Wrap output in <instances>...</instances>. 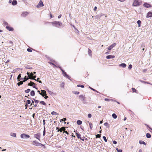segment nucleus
Segmentation results:
<instances>
[{
  "label": "nucleus",
  "instance_id": "obj_22",
  "mask_svg": "<svg viewBox=\"0 0 152 152\" xmlns=\"http://www.w3.org/2000/svg\"><path fill=\"white\" fill-rule=\"evenodd\" d=\"M139 143L140 144H143L144 145H146V143H145L144 141L142 140H140L139 141Z\"/></svg>",
  "mask_w": 152,
  "mask_h": 152
},
{
  "label": "nucleus",
  "instance_id": "obj_39",
  "mask_svg": "<svg viewBox=\"0 0 152 152\" xmlns=\"http://www.w3.org/2000/svg\"><path fill=\"white\" fill-rule=\"evenodd\" d=\"M103 138L105 142H107V140L106 139V137L105 136H103Z\"/></svg>",
  "mask_w": 152,
  "mask_h": 152
},
{
  "label": "nucleus",
  "instance_id": "obj_36",
  "mask_svg": "<svg viewBox=\"0 0 152 152\" xmlns=\"http://www.w3.org/2000/svg\"><path fill=\"white\" fill-rule=\"evenodd\" d=\"M77 87H80L82 88H83L84 87V86L83 85H80V84H78L77 85Z\"/></svg>",
  "mask_w": 152,
  "mask_h": 152
},
{
  "label": "nucleus",
  "instance_id": "obj_63",
  "mask_svg": "<svg viewBox=\"0 0 152 152\" xmlns=\"http://www.w3.org/2000/svg\"><path fill=\"white\" fill-rule=\"evenodd\" d=\"M34 76V75L32 73V72H31V74H30V76H31V77H33Z\"/></svg>",
  "mask_w": 152,
  "mask_h": 152
},
{
  "label": "nucleus",
  "instance_id": "obj_7",
  "mask_svg": "<svg viewBox=\"0 0 152 152\" xmlns=\"http://www.w3.org/2000/svg\"><path fill=\"white\" fill-rule=\"evenodd\" d=\"M44 6L43 4L42 1L40 0L38 4L37 5V7L38 8Z\"/></svg>",
  "mask_w": 152,
  "mask_h": 152
},
{
  "label": "nucleus",
  "instance_id": "obj_44",
  "mask_svg": "<svg viewBox=\"0 0 152 152\" xmlns=\"http://www.w3.org/2000/svg\"><path fill=\"white\" fill-rule=\"evenodd\" d=\"M104 100L105 101H111V100H112L111 99H109L106 98V99H105Z\"/></svg>",
  "mask_w": 152,
  "mask_h": 152
},
{
  "label": "nucleus",
  "instance_id": "obj_46",
  "mask_svg": "<svg viewBox=\"0 0 152 152\" xmlns=\"http://www.w3.org/2000/svg\"><path fill=\"white\" fill-rule=\"evenodd\" d=\"M66 120V118H64L63 119H62L60 121V122L63 121H65Z\"/></svg>",
  "mask_w": 152,
  "mask_h": 152
},
{
  "label": "nucleus",
  "instance_id": "obj_47",
  "mask_svg": "<svg viewBox=\"0 0 152 152\" xmlns=\"http://www.w3.org/2000/svg\"><path fill=\"white\" fill-rule=\"evenodd\" d=\"M104 125L105 126H109V124H108L107 123V122H106V123H104Z\"/></svg>",
  "mask_w": 152,
  "mask_h": 152
},
{
  "label": "nucleus",
  "instance_id": "obj_54",
  "mask_svg": "<svg viewBox=\"0 0 152 152\" xmlns=\"http://www.w3.org/2000/svg\"><path fill=\"white\" fill-rule=\"evenodd\" d=\"M43 97H44V96H45V97H44V98L45 99H47L48 98V96H42Z\"/></svg>",
  "mask_w": 152,
  "mask_h": 152
},
{
  "label": "nucleus",
  "instance_id": "obj_15",
  "mask_svg": "<svg viewBox=\"0 0 152 152\" xmlns=\"http://www.w3.org/2000/svg\"><path fill=\"white\" fill-rule=\"evenodd\" d=\"M115 57V56L113 55H108L106 56V58L107 59H109L110 58H114Z\"/></svg>",
  "mask_w": 152,
  "mask_h": 152
},
{
  "label": "nucleus",
  "instance_id": "obj_59",
  "mask_svg": "<svg viewBox=\"0 0 152 152\" xmlns=\"http://www.w3.org/2000/svg\"><path fill=\"white\" fill-rule=\"evenodd\" d=\"M32 117L34 118H35V113H34L32 115Z\"/></svg>",
  "mask_w": 152,
  "mask_h": 152
},
{
  "label": "nucleus",
  "instance_id": "obj_37",
  "mask_svg": "<svg viewBox=\"0 0 152 152\" xmlns=\"http://www.w3.org/2000/svg\"><path fill=\"white\" fill-rule=\"evenodd\" d=\"M30 91V89H28L27 90L25 91V92L26 93H28Z\"/></svg>",
  "mask_w": 152,
  "mask_h": 152
},
{
  "label": "nucleus",
  "instance_id": "obj_29",
  "mask_svg": "<svg viewBox=\"0 0 152 152\" xmlns=\"http://www.w3.org/2000/svg\"><path fill=\"white\" fill-rule=\"evenodd\" d=\"M25 68L26 69H32V68L30 67V66H29V65H26V66H25Z\"/></svg>",
  "mask_w": 152,
  "mask_h": 152
},
{
  "label": "nucleus",
  "instance_id": "obj_34",
  "mask_svg": "<svg viewBox=\"0 0 152 152\" xmlns=\"http://www.w3.org/2000/svg\"><path fill=\"white\" fill-rule=\"evenodd\" d=\"M40 103L43 105H45L46 104V103L43 101H41L40 102Z\"/></svg>",
  "mask_w": 152,
  "mask_h": 152
},
{
  "label": "nucleus",
  "instance_id": "obj_38",
  "mask_svg": "<svg viewBox=\"0 0 152 152\" xmlns=\"http://www.w3.org/2000/svg\"><path fill=\"white\" fill-rule=\"evenodd\" d=\"M31 101L29 100H28L26 101V103L28 104H29L31 103Z\"/></svg>",
  "mask_w": 152,
  "mask_h": 152
},
{
  "label": "nucleus",
  "instance_id": "obj_58",
  "mask_svg": "<svg viewBox=\"0 0 152 152\" xmlns=\"http://www.w3.org/2000/svg\"><path fill=\"white\" fill-rule=\"evenodd\" d=\"M113 143L114 144H117V142L115 141H113Z\"/></svg>",
  "mask_w": 152,
  "mask_h": 152
},
{
  "label": "nucleus",
  "instance_id": "obj_57",
  "mask_svg": "<svg viewBox=\"0 0 152 152\" xmlns=\"http://www.w3.org/2000/svg\"><path fill=\"white\" fill-rule=\"evenodd\" d=\"M117 152H122V150L121 149H118L117 150Z\"/></svg>",
  "mask_w": 152,
  "mask_h": 152
},
{
  "label": "nucleus",
  "instance_id": "obj_43",
  "mask_svg": "<svg viewBox=\"0 0 152 152\" xmlns=\"http://www.w3.org/2000/svg\"><path fill=\"white\" fill-rule=\"evenodd\" d=\"M47 91H48L50 94L51 95L53 94V93L51 91H50L48 90H47Z\"/></svg>",
  "mask_w": 152,
  "mask_h": 152
},
{
  "label": "nucleus",
  "instance_id": "obj_31",
  "mask_svg": "<svg viewBox=\"0 0 152 152\" xmlns=\"http://www.w3.org/2000/svg\"><path fill=\"white\" fill-rule=\"evenodd\" d=\"M23 81H20L18 83V86H20L23 84Z\"/></svg>",
  "mask_w": 152,
  "mask_h": 152
},
{
  "label": "nucleus",
  "instance_id": "obj_56",
  "mask_svg": "<svg viewBox=\"0 0 152 152\" xmlns=\"http://www.w3.org/2000/svg\"><path fill=\"white\" fill-rule=\"evenodd\" d=\"M33 80H37L35 79V78L36 77V75L33 76Z\"/></svg>",
  "mask_w": 152,
  "mask_h": 152
},
{
  "label": "nucleus",
  "instance_id": "obj_3",
  "mask_svg": "<svg viewBox=\"0 0 152 152\" xmlns=\"http://www.w3.org/2000/svg\"><path fill=\"white\" fill-rule=\"evenodd\" d=\"M141 3L140 0H134L132 5L135 7L139 6L141 4Z\"/></svg>",
  "mask_w": 152,
  "mask_h": 152
},
{
  "label": "nucleus",
  "instance_id": "obj_9",
  "mask_svg": "<svg viewBox=\"0 0 152 152\" xmlns=\"http://www.w3.org/2000/svg\"><path fill=\"white\" fill-rule=\"evenodd\" d=\"M40 134L38 133L34 135V137L38 139V140H40L39 138L40 137Z\"/></svg>",
  "mask_w": 152,
  "mask_h": 152
},
{
  "label": "nucleus",
  "instance_id": "obj_62",
  "mask_svg": "<svg viewBox=\"0 0 152 152\" xmlns=\"http://www.w3.org/2000/svg\"><path fill=\"white\" fill-rule=\"evenodd\" d=\"M96 9H97V7L96 6L95 7H94V10L96 11Z\"/></svg>",
  "mask_w": 152,
  "mask_h": 152
},
{
  "label": "nucleus",
  "instance_id": "obj_32",
  "mask_svg": "<svg viewBox=\"0 0 152 152\" xmlns=\"http://www.w3.org/2000/svg\"><path fill=\"white\" fill-rule=\"evenodd\" d=\"M146 137L147 138H150L151 137V135L149 133H147L146 134Z\"/></svg>",
  "mask_w": 152,
  "mask_h": 152
},
{
  "label": "nucleus",
  "instance_id": "obj_26",
  "mask_svg": "<svg viewBox=\"0 0 152 152\" xmlns=\"http://www.w3.org/2000/svg\"><path fill=\"white\" fill-rule=\"evenodd\" d=\"M63 129H64V127H62L60 128L59 130H58L57 132H59L60 131V132H62L63 131Z\"/></svg>",
  "mask_w": 152,
  "mask_h": 152
},
{
  "label": "nucleus",
  "instance_id": "obj_12",
  "mask_svg": "<svg viewBox=\"0 0 152 152\" xmlns=\"http://www.w3.org/2000/svg\"><path fill=\"white\" fill-rule=\"evenodd\" d=\"M85 97L84 96H79V99L82 101L84 102V101L85 99Z\"/></svg>",
  "mask_w": 152,
  "mask_h": 152
},
{
  "label": "nucleus",
  "instance_id": "obj_16",
  "mask_svg": "<svg viewBox=\"0 0 152 152\" xmlns=\"http://www.w3.org/2000/svg\"><path fill=\"white\" fill-rule=\"evenodd\" d=\"M6 28L9 31H12L13 30V28L11 27L8 26H6Z\"/></svg>",
  "mask_w": 152,
  "mask_h": 152
},
{
  "label": "nucleus",
  "instance_id": "obj_6",
  "mask_svg": "<svg viewBox=\"0 0 152 152\" xmlns=\"http://www.w3.org/2000/svg\"><path fill=\"white\" fill-rule=\"evenodd\" d=\"M41 92L39 91L38 90L37 92H39V93L40 95H47L46 94V91L44 90H41Z\"/></svg>",
  "mask_w": 152,
  "mask_h": 152
},
{
  "label": "nucleus",
  "instance_id": "obj_40",
  "mask_svg": "<svg viewBox=\"0 0 152 152\" xmlns=\"http://www.w3.org/2000/svg\"><path fill=\"white\" fill-rule=\"evenodd\" d=\"M101 134H97L96 135V138H100L101 137Z\"/></svg>",
  "mask_w": 152,
  "mask_h": 152
},
{
  "label": "nucleus",
  "instance_id": "obj_24",
  "mask_svg": "<svg viewBox=\"0 0 152 152\" xmlns=\"http://www.w3.org/2000/svg\"><path fill=\"white\" fill-rule=\"evenodd\" d=\"M132 91L133 92H135L136 93H137L138 91L136 89L134 88H132Z\"/></svg>",
  "mask_w": 152,
  "mask_h": 152
},
{
  "label": "nucleus",
  "instance_id": "obj_11",
  "mask_svg": "<svg viewBox=\"0 0 152 152\" xmlns=\"http://www.w3.org/2000/svg\"><path fill=\"white\" fill-rule=\"evenodd\" d=\"M116 45V44L114 43L112 44L108 48V49L109 50H110L112 49L114 47H115Z\"/></svg>",
  "mask_w": 152,
  "mask_h": 152
},
{
  "label": "nucleus",
  "instance_id": "obj_2",
  "mask_svg": "<svg viewBox=\"0 0 152 152\" xmlns=\"http://www.w3.org/2000/svg\"><path fill=\"white\" fill-rule=\"evenodd\" d=\"M51 23L53 26L57 28H59L60 26L62 25V23L59 21H55L51 22Z\"/></svg>",
  "mask_w": 152,
  "mask_h": 152
},
{
  "label": "nucleus",
  "instance_id": "obj_48",
  "mask_svg": "<svg viewBox=\"0 0 152 152\" xmlns=\"http://www.w3.org/2000/svg\"><path fill=\"white\" fill-rule=\"evenodd\" d=\"M89 126L91 128V129L92 127V124L91 123H90L89 124Z\"/></svg>",
  "mask_w": 152,
  "mask_h": 152
},
{
  "label": "nucleus",
  "instance_id": "obj_35",
  "mask_svg": "<svg viewBox=\"0 0 152 152\" xmlns=\"http://www.w3.org/2000/svg\"><path fill=\"white\" fill-rule=\"evenodd\" d=\"M51 114L52 115H58V114L56 113V112L55 111H53L51 113Z\"/></svg>",
  "mask_w": 152,
  "mask_h": 152
},
{
  "label": "nucleus",
  "instance_id": "obj_49",
  "mask_svg": "<svg viewBox=\"0 0 152 152\" xmlns=\"http://www.w3.org/2000/svg\"><path fill=\"white\" fill-rule=\"evenodd\" d=\"M88 117L89 118H91V117L92 115L91 114L89 113L88 115Z\"/></svg>",
  "mask_w": 152,
  "mask_h": 152
},
{
  "label": "nucleus",
  "instance_id": "obj_27",
  "mask_svg": "<svg viewBox=\"0 0 152 152\" xmlns=\"http://www.w3.org/2000/svg\"><path fill=\"white\" fill-rule=\"evenodd\" d=\"M77 123L78 125H81L82 123V121L80 120H78L77 122Z\"/></svg>",
  "mask_w": 152,
  "mask_h": 152
},
{
  "label": "nucleus",
  "instance_id": "obj_25",
  "mask_svg": "<svg viewBox=\"0 0 152 152\" xmlns=\"http://www.w3.org/2000/svg\"><path fill=\"white\" fill-rule=\"evenodd\" d=\"M137 23L138 24V25L139 27H140V25H141V21L140 20H138V21H137Z\"/></svg>",
  "mask_w": 152,
  "mask_h": 152
},
{
  "label": "nucleus",
  "instance_id": "obj_23",
  "mask_svg": "<svg viewBox=\"0 0 152 152\" xmlns=\"http://www.w3.org/2000/svg\"><path fill=\"white\" fill-rule=\"evenodd\" d=\"M16 134L15 133H14L12 132H11L10 134V135L12 137H16Z\"/></svg>",
  "mask_w": 152,
  "mask_h": 152
},
{
  "label": "nucleus",
  "instance_id": "obj_53",
  "mask_svg": "<svg viewBox=\"0 0 152 152\" xmlns=\"http://www.w3.org/2000/svg\"><path fill=\"white\" fill-rule=\"evenodd\" d=\"M102 16V14L100 15H97L96 17L97 18H99L101 17Z\"/></svg>",
  "mask_w": 152,
  "mask_h": 152
},
{
  "label": "nucleus",
  "instance_id": "obj_4",
  "mask_svg": "<svg viewBox=\"0 0 152 152\" xmlns=\"http://www.w3.org/2000/svg\"><path fill=\"white\" fill-rule=\"evenodd\" d=\"M20 137L22 139H27L29 138L30 136L29 135L24 133L21 134Z\"/></svg>",
  "mask_w": 152,
  "mask_h": 152
},
{
  "label": "nucleus",
  "instance_id": "obj_42",
  "mask_svg": "<svg viewBox=\"0 0 152 152\" xmlns=\"http://www.w3.org/2000/svg\"><path fill=\"white\" fill-rule=\"evenodd\" d=\"M132 65L131 64H130L129 65V67H128V69H132Z\"/></svg>",
  "mask_w": 152,
  "mask_h": 152
},
{
  "label": "nucleus",
  "instance_id": "obj_10",
  "mask_svg": "<svg viewBox=\"0 0 152 152\" xmlns=\"http://www.w3.org/2000/svg\"><path fill=\"white\" fill-rule=\"evenodd\" d=\"M143 6L147 8H149L151 7L152 6L149 4L147 3H145L143 5Z\"/></svg>",
  "mask_w": 152,
  "mask_h": 152
},
{
  "label": "nucleus",
  "instance_id": "obj_28",
  "mask_svg": "<svg viewBox=\"0 0 152 152\" xmlns=\"http://www.w3.org/2000/svg\"><path fill=\"white\" fill-rule=\"evenodd\" d=\"M26 77L27 76H25V77L23 78V82H25L29 79L28 78H26Z\"/></svg>",
  "mask_w": 152,
  "mask_h": 152
},
{
  "label": "nucleus",
  "instance_id": "obj_33",
  "mask_svg": "<svg viewBox=\"0 0 152 152\" xmlns=\"http://www.w3.org/2000/svg\"><path fill=\"white\" fill-rule=\"evenodd\" d=\"M35 92L34 91L32 90L30 92V95H35Z\"/></svg>",
  "mask_w": 152,
  "mask_h": 152
},
{
  "label": "nucleus",
  "instance_id": "obj_20",
  "mask_svg": "<svg viewBox=\"0 0 152 152\" xmlns=\"http://www.w3.org/2000/svg\"><path fill=\"white\" fill-rule=\"evenodd\" d=\"M17 4V2L16 0H13L12 2V4L13 5H15Z\"/></svg>",
  "mask_w": 152,
  "mask_h": 152
},
{
  "label": "nucleus",
  "instance_id": "obj_60",
  "mask_svg": "<svg viewBox=\"0 0 152 152\" xmlns=\"http://www.w3.org/2000/svg\"><path fill=\"white\" fill-rule=\"evenodd\" d=\"M75 94H79V92L78 91H76L75 92Z\"/></svg>",
  "mask_w": 152,
  "mask_h": 152
},
{
  "label": "nucleus",
  "instance_id": "obj_52",
  "mask_svg": "<svg viewBox=\"0 0 152 152\" xmlns=\"http://www.w3.org/2000/svg\"><path fill=\"white\" fill-rule=\"evenodd\" d=\"M28 104H27L26 103L25 105V107H26L25 109H26L27 108V107L28 106Z\"/></svg>",
  "mask_w": 152,
  "mask_h": 152
},
{
  "label": "nucleus",
  "instance_id": "obj_5",
  "mask_svg": "<svg viewBox=\"0 0 152 152\" xmlns=\"http://www.w3.org/2000/svg\"><path fill=\"white\" fill-rule=\"evenodd\" d=\"M32 144L33 145L37 146H41L43 145L42 144L40 143L35 140L33 141Z\"/></svg>",
  "mask_w": 152,
  "mask_h": 152
},
{
  "label": "nucleus",
  "instance_id": "obj_17",
  "mask_svg": "<svg viewBox=\"0 0 152 152\" xmlns=\"http://www.w3.org/2000/svg\"><path fill=\"white\" fill-rule=\"evenodd\" d=\"M17 79L18 80V81H20V80H23V78L21 77V76L20 74H19L18 76Z\"/></svg>",
  "mask_w": 152,
  "mask_h": 152
},
{
  "label": "nucleus",
  "instance_id": "obj_41",
  "mask_svg": "<svg viewBox=\"0 0 152 152\" xmlns=\"http://www.w3.org/2000/svg\"><path fill=\"white\" fill-rule=\"evenodd\" d=\"M139 81H140V82H141L142 83H146L147 82L143 80H140Z\"/></svg>",
  "mask_w": 152,
  "mask_h": 152
},
{
  "label": "nucleus",
  "instance_id": "obj_51",
  "mask_svg": "<svg viewBox=\"0 0 152 152\" xmlns=\"http://www.w3.org/2000/svg\"><path fill=\"white\" fill-rule=\"evenodd\" d=\"M90 88V89H92V90H93V91H96V92H98V93H99V92L97 91H96L95 89H93V88H91L90 87H89Z\"/></svg>",
  "mask_w": 152,
  "mask_h": 152
},
{
  "label": "nucleus",
  "instance_id": "obj_8",
  "mask_svg": "<svg viewBox=\"0 0 152 152\" xmlns=\"http://www.w3.org/2000/svg\"><path fill=\"white\" fill-rule=\"evenodd\" d=\"M36 85L34 82L31 81L30 82L28 83V85L29 86H32L33 88H35V85Z\"/></svg>",
  "mask_w": 152,
  "mask_h": 152
},
{
  "label": "nucleus",
  "instance_id": "obj_61",
  "mask_svg": "<svg viewBox=\"0 0 152 152\" xmlns=\"http://www.w3.org/2000/svg\"><path fill=\"white\" fill-rule=\"evenodd\" d=\"M64 132H65L68 135L69 134V133L67 131H65L63 133H64Z\"/></svg>",
  "mask_w": 152,
  "mask_h": 152
},
{
  "label": "nucleus",
  "instance_id": "obj_64",
  "mask_svg": "<svg viewBox=\"0 0 152 152\" xmlns=\"http://www.w3.org/2000/svg\"><path fill=\"white\" fill-rule=\"evenodd\" d=\"M61 15L60 14V15L58 16V18H61Z\"/></svg>",
  "mask_w": 152,
  "mask_h": 152
},
{
  "label": "nucleus",
  "instance_id": "obj_1",
  "mask_svg": "<svg viewBox=\"0 0 152 152\" xmlns=\"http://www.w3.org/2000/svg\"><path fill=\"white\" fill-rule=\"evenodd\" d=\"M56 66H57V67L59 68L60 69V70L61 71L63 76L64 77H66V78H68V79L71 80L70 77L68 75L66 74V72L64 71L62 69L61 67L59 65H57V66L56 65Z\"/></svg>",
  "mask_w": 152,
  "mask_h": 152
},
{
  "label": "nucleus",
  "instance_id": "obj_14",
  "mask_svg": "<svg viewBox=\"0 0 152 152\" xmlns=\"http://www.w3.org/2000/svg\"><path fill=\"white\" fill-rule=\"evenodd\" d=\"M28 14V13L27 12H23L21 15V16L23 17H25Z\"/></svg>",
  "mask_w": 152,
  "mask_h": 152
},
{
  "label": "nucleus",
  "instance_id": "obj_19",
  "mask_svg": "<svg viewBox=\"0 0 152 152\" xmlns=\"http://www.w3.org/2000/svg\"><path fill=\"white\" fill-rule=\"evenodd\" d=\"M76 135L77 136V137L78 138L80 139V140H82L83 141H84V139H82L81 138V137H80L81 135L80 134L77 133H76Z\"/></svg>",
  "mask_w": 152,
  "mask_h": 152
},
{
  "label": "nucleus",
  "instance_id": "obj_55",
  "mask_svg": "<svg viewBox=\"0 0 152 152\" xmlns=\"http://www.w3.org/2000/svg\"><path fill=\"white\" fill-rule=\"evenodd\" d=\"M35 100V103L36 104H37L39 102V101L38 100Z\"/></svg>",
  "mask_w": 152,
  "mask_h": 152
},
{
  "label": "nucleus",
  "instance_id": "obj_18",
  "mask_svg": "<svg viewBox=\"0 0 152 152\" xmlns=\"http://www.w3.org/2000/svg\"><path fill=\"white\" fill-rule=\"evenodd\" d=\"M119 66L123 68H125L126 66V65L125 63H122L119 64Z\"/></svg>",
  "mask_w": 152,
  "mask_h": 152
},
{
  "label": "nucleus",
  "instance_id": "obj_13",
  "mask_svg": "<svg viewBox=\"0 0 152 152\" xmlns=\"http://www.w3.org/2000/svg\"><path fill=\"white\" fill-rule=\"evenodd\" d=\"M151 17H152V12H148L146 18H148Z\"/></svg>",
  "mask_w": 152,
  "mask_h": 152
},
{
  "label": "nucleus",
  "instance_id": "obj_50",
  "mask_svg": "<svg viewBox=\"0 0 152 152\" xmlns=\"http://www.w3.org/2000/svg\"><path fill=\"white\" fill-rule=\"evenodd\" d=\"M49 63L50 64H52V65H53L54 66L56 67H57L56 66L55 64H54L53 63H52V62H49Z\"/></svg>",
  "mask_w": 152,
  "mask_h": 152
},
{
  "label": "nucleus",
  "instance_id": "obj_30",
  "mask_svg": "<svg viewBox=\"0 0 152 152\" xmlns=\"http://www.w3.org/2000/svg\"><path fill=\"white\" fill-rule=\"evenodd\" d=\"M112 116L114 119H116L117 117L115 113H113L112 115Z\"/></svg>",
  "mask_w": 152,
  "mask_h": 152
},
{
  "label": "nucleus",
  "instance_id": "obj_21",
  "mask_svg": "<svg viewBox=\"0 0 152 152\" xmlns=\"http://www.w3.org/2000/svg\"><path fill=\"white\" fill-rule=\"evenodd\" d=\"M88 54L89 55V56H91L92 55V51L89 48L88 49Z\"/></svg>",
  "mask_w": 152,
  "mask_h": 152
},
{
  "label": "nucleus",
  "instance_id": "obj_45",
  "mask_svg": "<svg viewBox=\"0 0 152 152\" xmlns=\"http://www.w3.org/2000/svg\"><path fill=\"white\" fill-rule=\"evenodd\" d=\"M27 51L29 52H31L32 51V50H31V49L29 48H28L27 49Z\"/></svg>",
  "mask_w": 152,
  "mask_h": 152
}]
</instances>
